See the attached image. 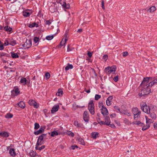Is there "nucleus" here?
<instances>
[{
    "label": "nucleus",
    "mask_w": 157,
    "mask_h": 157,
    "mask_svg": "<svg viewBox=\"0 0 157 157\" xmlns=\"http://www.w3.org/2000/svg\"><path fill=\"white\" fill-rule=\"evenodd\" d=\"M59 108V106L58 105L53 106L51 110V113H54L56 112L58 110Z\"/></svg>",
    "instance_id": "ddd939ff"
},
{
    "label": "nucleus",
    "mask_w": 157,
    "mask_h": 157,
    "mask_svg": "<svg viewBox=\"0 0 157 157\" xmlns=\"http://www.w3.org/2000/svg\"><path fill=\"white\" fill-rule=\"evenodd\" d=\"M14 91L15 94H18L20 93V91L18 88H15L14 89Z\"/></svg>",
    "instance_id": "09e8293b"
},
{
    "label": "nucleus",
    "mask_w": 157,
    "mask_h": 157,
    "mask_svg": "<svg viewBox=\"0 0 157 157\" xmlns=\"http://www.w3.org/2000/svg\"><path fill=\"white\" fill-rule=\"evenodd\" d=\"M47 134H43L39 137L36 144L37 145H41L43 143V140L44 139H47Z\"/></svg>",
    "instance_id": "39448f33"
},
{
    "label": "nucleus",
    "mask_w": 157,
    "mask_h": 157,
    "mask_svg": "<svg viewBox=\"0 0 157 157\" xmlns=\"http://www.w3.org/2000/svg\"><path fill=\"white\" fill-rule=\"evenodd\" d=\"M73 66L72 64H70L69 63L67 64V65L65 67V70L66 71L68 70L69 69H72L73 68Z\"/></svg>",
    "instance_id": "412c9836"
},
{
    "label": "nucleus",
    "mask_w": 157,
    "mask_h": 157,
    "mask_svg": "<svg viewBox=\"0 0 157 157\" xmlns=\"http://www.w3.org/2000/svg\"><path fill=\"white\" fill-rule=\"evenodd\" d=\"M29 155L31 157H34L36 155V152L31 150L29 152Z\"/></svg>",
    "instance_id": "2f4dec72"
},
{
    "label": "nucleus",
    "mask_w": 157,
    "mask_h": 157,
    "mask_svg": "<svg viewBox=\"0 0 157 157\" xmlns=\"http://www.w3.org/2000/svg\"><path fill=\"white\" fill-rule=\"evenodd\" d=\"M58 133L57 131H53L52 132L51 136L52 137H54L55 136L58 135Z\"/></svg>",
    "instance_id": "72a5a7b5"
},
{
    "label": "nucleus",
    "mask_w": 157,
    "mask_h": 157,
    "mask_svg": "<svg viewBox=\"0 0 157 157\" xmlns=\"http://www.w3.org/2000/svg\"><path fill=\"white\" fill-rule=\"evenodd\" d=\"M125 114L128 116H130L131 115V114L130 112H128V110H127Z\"/></svg>",
    "instance_id": "680f3d73"
},
{
    "label": "nucleus",
    "mask_w": 157,
    "mask_h": 157,
    "mask_svg": "<svg viewBox=\"0 0 157 157\" xmlns=\"http://www.w3.org/2000/svg\"><path fill=\"white\" fill-rule=\"evenodd\" d=\"M49 10L52 13L54 12L56 10V9L55 7L52 6L50 7Z\"/></svg>",
    "instance_id": "e433bc0d"
},
{
    "label": "nucleus",
    "mask_w": 157,
    "mask_h": 157,
    "mask_svg": "<svg viewBox=\"0 0 157 157\" xmlns=\"http://www.w3.org/2000/svg\"><path fill=\"white\" fill-rule=\"evenodd\" d=\"M32 42L30 40H27L26 42L22 45L23 48H30Z\"/></svg>",
    "instance_id": "6e6552de"
},
{
    "label": "nucleus",
    "mask_w": 157,
    "mask_h": 157,
    "mask_svg": "<svg viewBox=\"0 0 157 157\" xmlns=\"http://www.w3.org/2000/svg\"><path fill=\"white\" fill-rule=\"evenodd\" d=\"M108 58V56L107 55H105L103 56V59L105 60V61L107 60Z\"/></svg>",
    "instance_id": "5fc2aeb1"
},
{
    "label": "nucleus",
    "mask_w": 157,
    "mask_h": 157,
    "mask_svg": "<svg viewBox=\"0 0 157 157\" xmlns=\"http://www.w3.org/2000/svg\"><path fill=\"white\" fill-rule=\"evenodd\" d=\"M67 134L69 135L72 137H74V134L73 133L70 131H67Z\"/></svg>",
    "instance_id": "c9c22d12"
},
{
    "label": "nucleus",
    "mask_w": 157,
    "mask_h": 157,
    "mask_svg": "<svg viewBox=\"0 0 157 157\" xmlns=\"http://www.w3.org/2000/svg\"><path fill=\"white\" fill-rule=\"evenodd\" d=\"M20 82L24 85H25L26 84L27 80L25 78H22L21 79Z\"/></svg>",
    "instance_id": "b1692460"
},
{
    "label": "nucleus",
    "mask_w": 157,
    "mask_h": 157,
    "mask_svg": "<svg viewBox=\"0 0 157 157\" xmlns=\"http://www.w3.org/2000/svg\"><path fill=\"white\" fill-rule=\"evenodd\" d=\"M9 154L13 157H15L16 155V153L14 148H10L9 150Z\"/></svg>",
    "instance_id": "4468645a"
},
{
    "label": "nucleus",
    "mask_w": 157,
    "mask_h": 157,
    "mask_svg": "<svg viewBox=\"0 0 157 157\" xmlns=\"http://www.w3.org/2000/svg\"><path fill=\"white\" fill-rule=\"evenodd\" d=\"M99 106H101V114L104 116L107 115L109 113L107 108L103 105L102 103H99L98 104Z\"/></svg>",
    "instance_id": "423d86ee"
},
{
    "label": "nucleus",
    "mask_w": 157,
    "mask_h": 157,
    "mask_svg": "<svg viewBox=\"0 0 157 157\" xmlns=\"http://www.w3.org/2000/svg\"><path fill=\"white\" fill-rule=\"evenodd\" d=\"M4 48L2 43L0 41V50H3Z\"/></svg>",
    "instance_id": "8fccbe9b"
},
{
    "label": "nucleus",
    "mask_w": 157,
    "mask_h": 157,
    "mask_svg": "<svg viewBox=\"0 0 157 157\" xmlns=\"http://www.w3.org/2000/svg\"><path fill=\"white\" fill-rule=\"evenodd\" d=\"M78 146L76 145H72L71 146V147H70V149H71L73 150H75V148H78Z\"/></svg>",
    "instance_id": "de8ad7c7"
},
{
    "label": "nucleus",
    "mask_w": 157,
    "mask_h": 157,
    "mask_svg": "<svg viewBox=\"0 0 157 157\" xmlns=\"http://www.w3.org/2000/svg\"><path fill=\"white\" fill-rule=\"evenodd\" d=\"M88 109L91 114L94 115V106L93 100H91L89 102L88 105Z\"/></svg>",
    "instance_id": "20e7f679"
},
{
    "label": "nucleus",
    "mask_w": 157,
    "mask_h": 157,
    "mask_svg": "<svg viewBox=\"0 0 157 157\" xmlns=\"http://www.w3.org/2000/svg\"><path fill=\"white\" fill-rule=\"evenodd\" d=\"M106 105L108 106H109L111 104V101H109V100H106Z\"/></svg>",
    "instance_id": "603ef678"
},
{
    "label": "nucleus",
    "mask_w": 157,
    "mask_h": 157,
    "mask_svg": "<svg viewBox=\"0 0 157 157\" xmlns=\"http://www.w3.org/2000/svg\"><path fill=\"white\" fill-rule=\"evenodd\" d=\"M45 129V127L44 126H41L38 130L36 132H34V133L36 135H38L39 134L43 132L44 131Z\"/></svg>",
    "instance_id": "9b49d317"
},
{
    "label": "nucleus",
    "mask_w": 157,
    "mask_h": 157,
    "mask_svg": "<svg viewBox=\"0 0 157 157\" xmlns=\"http://www.w3.org/2000/svg\"><path fill=\"white\" fill-rule=\"evenodd\" d=\"M132 111L134 115V118L135 120H136L140 117L141 112L137 108H133L132 109Z\"/></svg>",
    "instance_id": "f03ea898"
},
{
    "label": "nucleus",
    "mask_w": 157,
    "mask_h": 157,
    "mask_svg": "<svg viewBox=\"0 0 157 157\" xmlns=\"http://www.w3.org/2000/svg\"><path fill=\"white\" fill-rule=\"evenodd\" d=\"M11 57L13 58H19V55L16 53L11 52Z\"/></svg>",
    "instance_id": "5701e85b"
},
{
    "label": "nucleus",
    "mask_w": 157,
    "mask_h": 157,
    "mask_svg": "<svg viewBox=\"0 0 157 157\" xmlns=\"http://www.w3.org/2000/svg\"><path fill=\"white\" fill-rule=\"evenodd\" d=\"M51 23V22L49 20H47L45 22V24L48 25H50Z\"/></svg>",
    "instance_id": "052dcab7"
},
{
    "label": "nucleus",
    "mask_w": 157,
    "mask_h": 157,
    "mask_svg": "<svg viewBox=\"0 0 157 157\" xmlns=\"http://www.w3.org/2000/svg\"><path fill=\"white\" fill-rule=\"evenodd\" d=\"M132 123L134 124L140 125L141 126H142L143 125V123L140 121H134Z\"/></svg>",
    "instance_id": "473e14b6"
},
{
    "label": "nucleus",
    "mask_w": 157,
    "mask_h": 157,
    "mask_svg": "<svg viewBox=\"0 0 157 157\" xmlns=\"http://www.w3.org/2000/svg\"><path fill=\"white\" fill-rule=\"evenodd\" d=\"M113 98V97L112 96L109 97L107 99V100L109 101H110L112 100V99Z\"/></svg>",
    "instance_id": "774afa93"
},
{
    "label": "nucleus",
    "mask_w": 157,
    "mask_h": 157,
    "mask_svg": "<svg viewBox=\"0 0 157 157\" xmlns=\"http://www.w3.org/2000/svg\"><path fill=\"white\" fill-rule=\"evenodd\" d=\"M4 30L7 32H10L12 30V28L8 26H5L4 27Z\"/></svg>",
    "instance_id": "a878e982"
},
{
    "label": "nucleus",
    "mask_w": 157,
    "mask_h": 157,
    "mask_svg": "<svg viewBox=\"0 0 157 157\" xmlns=\"http://www.w3.org/2000/svg\"><path fill=\"white\" fill-rule=\"evenodd\" d=\"M40 127V125L39 124L36 123L34 124V129H37L39 128Z\"/></svg>",
    "instance_id": "37998d69"
},
{
    "label": "nucleus",
    "mask_w": 157,
    "mask_h": 157,
    "mask_svg": "<svg viewBox=\"0 0 157 157\" xmlns=\"http://www.w3.org/2000/svg\"><path fill=\"white\" fill-rule=\"evenodd\" d=\"M117 69V67L116 66H113L111 67H106L105 69V71L108 74H109L111 73H114Z\"/></svg>",
    "instance_id": "7ed1b4c3"
},
{
    "label": "nucleus",
    "mask_w": 157,
    "mask_h": 157,
    "mask_svg": "<svg viewBox=\"0 0 157 157\" xmlns=\"http://www.w3.org/2000/svg\"><path fill=\"white\" fill-rule=\"evenodd\" d=\"M63 6L67 9H68L70 8V5L69 4H67L66 2H63Z\"/></svg>",
    "instance_id": "4c0bfd02"
},
{
    "label": "nucleus",
    "mask_w": 157,
    "mask_h": 157,
    "mask_svg": "<svg viewBox=\"0 0 157 157\" xmlns=\"http://www.w3.org/2000/svg\"><path fill=\"white\" fill-rule=\"evenodd\" d=\"M115 122L116 123V124H117V125L120 126L121 125L120 123L119 122V121H115Z\"/></svg>",
    "instance_id": "69168bd1"
},
{
    "label": "nucleus",
    "mask_w": 157,
    "mask_h": 157,
    "mask_svg": "<svg viewBox=\"0 0 157 157\" xmlns=\"http://www.w3.org/2000/svg\"><path fill=\"white\" fill-rule=\"evenodd\" d=\"M16 44V41L15 40L11 39L9 41V44L13 46L15 45Z\"/></svg>",
    "instance_id": "bb28decb"
},
{
    "label": "nucleus",
    "mask_w": 157,
    "mask_h": 157,
    "mask_svg": "<svg viewBox=\"0 0 157 157\" xmlns=\"http://www.w3.org/2000/svg\"><path fill=\"white\" fill-rule=\"evenodd\" d=\"M99 133L98 132H94L91 133V137L94 139L98 137Z\"/></svg>",
    "instance_id": "a211bd4d"
},
{
    "label": "nucleus",
    "mask_w": 157,
    "mask_h": 157,
    "mask_svg": "<svg viewBox=\"0 0 157 157\" xmlns=\"http://www.w3.org/2000/svg\"><path fill=\"white\" fill-rule=\"evenodd\" d=\"M33 41L35 43H36L38 42L39 41V38L37 37H34Z\"/></svg>",
    "instance_id": "a19ab883"
},
{
    "label": "nucleus",
    "mask_w": 157,
    "mask_h": 157,
    "mask_svg": "<svg viewBox=\"0 0 157 157\" xmlns=\"http://www.w3.org/2000/svg\"><path fill=\"white\" fill-rule=\"evenodd\" d=\"M23 14L25 17H29L30 15L29 13L27 12H23Z\"/></svg>",
    "instance_id": "f704fd0d"
},
{
    "label": "nucleus",
    "mask_w": 157,
    "mask_h": 157,
    "mask_svg": "<svg viewBox=\"0 0 157 157\" xmlns=\"http://www.w3.org/2000/svg\"><path fill=\"white\" fill-rule=\"evenodd\" d=\"M104 1H101V5H102V8L103 10L105 9V6H104Z\"/></svg>",
    "instance_id": "4d7b16f0"
},
{
    "label": "nucleus",
    "mask_w": 157,
    "mask_h": 157,
    "mask_svg": "<svg viewBox=\"0 0 157 157\" xmlns=\"http://www.w3.org/2000/svg\"><path fill=\"white\" fill-rule=\"evenodd\" d=\"M110 123V118L109 117H106L105 118V121H100L98 122V123L100 125H109Z\"/></svg>",
    "instance_id": "0eeeda50"
},
{
    "label": "nucleus",
    "mask_w": 157,
    "mask_h": 157,
    "mask_svg": "<svg viewBox=\"0 0 157 157\" xmlns=\"http://www.w3.org/2000/svg\"><path fill=\"white\" fill-rule=\"evenodd\" d=\"M40 145H37L36 144L35 149L36 150H39V151H41V150L44 149L45 148V145L42 146L41 147H39V146Z\"/></svg>",
    "instance_id": "6ab92c4d"
},
{
    "label": "nucleus",
    "mask_w": 157,
    "mask_h": 157,
    "mask_svg": "<svg viewBox=\"0 0 157 157\" xmlns=\"http://www.w3.org/2000/svg\"><path fill=\"white\" fill-rule=\"evenodd\" d=\"M9 133L7 132L3 131L1 132L0 137L3 138H6L9 137Z\"/></svg>",
    "instance_id": "2eb2a0df"
},
{
    "label": "nucleus",
    "mask_w": 157,
    "mask_h": 157,
    "mask_svg": "<svg viewBox=\"0 0 157 157\" xmlns=\"http://www.w3.org/2000/svg\"><path fill=\"white\" fill-rule=\"evenodd\" d=\"M155 83L154 82L152 81L151 82H150L148 84V87H151L152 86H153Z\"/></svg>",
    "instance_id": "49530a36"
},
{
    "label": "nucleus",
    "mask_w": 157,
    "mask_h": 157,
    "mask_svg": "<svg viewBox=\"0 0 157 157\" xmlns=\"http://www.w3.org/2000/svg\"><path fill=\"white\" fill-rule=\"evenodd\" d=\"M156 10V8L154 6H151L150 9L149 10L150 12H153Z\"/></svg>",
    "instance_id": "58836bf2"
},
{
    "label": "nucleus",
    "mask_w": 157,
    "mask_h": 157,
    "mask_svg": "<svg viewBox=\"0 0 157 157\" xmlns=\"http://www.w3.org/2000/svg\"><path fill=\"white\" fill-rule=\"evenodd\" d=\"M113 80L115 82H117L118 80V76L117 75L115 77L113 78Z\"/></svg>",
    "instance_id": "0e129e2a"
},
{
    "label": "nucleus",
    "mask_w": 157,
    "mask_h": 157,
    "mask_svg": "<svg viewBox=\"0 0 157 157\" xmlns=\"http://www.w3.org/2000/svg\"><path fill=\"white\" fill-rule=\"evenodd\" d=\"M74 125H75L77 128H82L83 125L82 124L79 123L78 121H74Z\"/></svg>",
    "instance_id": "dca6fc26"
},
{
    "label": "nucleus",
    "mask_w": 157,
    "mask_h": 157,
    "mask_svg": "<svg viewBox=\"0 0 157 157\" xmlns=\"http://www.w3.org/2000/svg\"><path fill=\"white\" fill-rule=\"evenodd\" d=\"M89 115L88 112L87 111H85L83 114V119L86 122H88L89 120Z\"/></svg>",
    "instance_id": "1a4fd4ad"
},
{
    "label": "nucleus",
    "mask_w": 157,
    "mask_h": 157,
    "mask_svg": "<svg viewBox=\"0 0 157 157\" xmlns=\"http://www.w3.org/2000/svg\"><path fill=\"white\" fill-rule=\"evenodd\" d=\"M141 86H142V89L140 92L139 93V95L140 98L143 96V98H145V96L147 95V77L144 78V80L141 84Z\"/></svg>",
    "instance_id": "f257e3e1"
},
{
    "label": "nucleus",
    "mask_w": 157,
    "mask_h": 157,
    "mask_svg": "<svg viewBox=\"0 0 157 157\" xmlns=\"http://www.w3.org/2000/svg\"><path fill=\"white\" fill-rule=\"evenodd\" d=\"M114 108L116 110H118L119 112H120V111L121 109L119 107L116 106H114Z\"/></svg>",
    "instance_id": "3c124183"
},
{
    "label": "nucleus",
    "mask_w": 157,
    "mask_h": 157,
    "mask_svg": "<svg viewBox=\"0 0 157 157\" xmlns=\"http://www.w3.org/2000/svg\"><path fill=\"white\" fill-rule=\"evenodd\" d=\"M29 103L30 105H33L36 108H37L39 106L37 105V103L35 101L33 100H30L29 101Z\"/></svg>",
    "instance_id": "f8f14e48"
},
{
    "label": "nucleus",
    "mask_w": 157,
    "mask_h": 157,
    "mask_svg": "<svg viewBox=\"0 0 157 157\" xmlns=\"http://www.w3.org/2000/svg\"><path fill=\"white\" fill-rule=\"evenodd\" d=\"M18 105L19 107L22 108H24L25 107V105L24 103L22 101H21L18 103Z\"/></svg>",
    "instance_id": "aec40b11"
},
{
    "label": "nucleus",
    "mask_w": 157,
    "mask_h": 157,
    "mask_svg": "<svg viewBox=\"0 0 157 157\" xmlns=\"http://www.w3.org/2000/svg\"><path fill=\"white\" fill-rule=\"evenodd\" d=\"M150 114V117L153 118L155 119L156 118V116L154 112H151V113H149Z\"/></svg>",
    "instance_id": "cd10ccee"
},
{
    "label": "nucleus",
    "mask_w": 157,
    "mask_h": 157,
    "mask_svg": "<svg viewBox=\"0 0 157 157\" xmlns=\"http://www.w3.org/2000/svg\"><path fill=\"white\" fill-rule=\"evenodd\" d=\"M35 26H36V27H38V24H36L35 22H34L31 24H29V27L30 28H33Z\"/></svg>",
    "instance_id": "c756f323"
},
{
    "label": "nucleus",
    "mask_w": 157,
    "mask_h": 157,
    "mask_svg": "<svg viewBox=\"0 0 157 157\" xmlns=\"http://www.w3.org/2000/svg\"><path fill=\"white\" fill-rule=\"evenodd\" d=\"M78 141V142L80 144H81L82 145H85V143L84 140L82 139V138H78L77 139Z\"/></svg>",
    "instance_id": "393cba45"
},
{
    "label": "nucleus",
    "mask_w": 157,
    "mask_h": 157,
    "mask_svg": "<svg viewBox=\"0 0 157 157\" xmlns=\"http://www.w3.org/2000/svg\"><path fill=\"white\" fill-rule=\"evenodd\" d=\"M123 122L125 124L128 125L131 124L130 122L127 119L124 118L123 120Z\"/></svg>",
    "instance_id": "7c9ffc66"
},
{
    "label": "nucleus",
    "mask_w": 157,
    "mask_h": 157,
    "mask_svg": "<svg viewBox=\"0 0 157 157\" xmlns=\"http://www.w3.org/2000/svg\"><path fill=\"white\" fill-rule=\"evenodd\" d=\"M74 49V48L71 47V45H70V44L69 45H68V46H67V51L68 52L71 51H72Z\"/></svg>",
    "instance_id": "ea45409f"
},
{
    "label": "nucleus",
    "mask_w": 157,
    "mask_h": 157,
    "mask_svg": "<svg viewBox=\"0 0 157 157\" xmlns=\"http://www.w3.org/2000/svg\"><path fill=\"white\" fill-rule=\"evenodd\" d=\"M54 37V36H48L46 37V39L48 40H51Z\"/></svg>",
    "instance_id": "79ce46f5"
},
{
    "label": "nucleus",
    "mask_w": 157,
    "mask_h": 157,
    "mask_svg": "<svg viewBox=\"0 0 157 157\" xmlns=\"http://www.w3.org/2000/svg\"><path fill=\"white\" fill-rule=\"evenodd\" d=\"M128 55V53L127 52H125L123 53L122 56H126Z\"/></svg>",
    "instance_id": "6e6d98bb"
},
{
    "label": "nucleus",
    "mask_w": 157,
    "mask_h": 157,
    "mask_svg": "<svg viewBox=\"0 0 157 157\" xmlns=\"http://www.w3.org/2000/svg\"><path fill=\"white\" fill-rule=\"evenodd\" d=\"M127 110H120V111L119 113H122L123 114H125Z\"/></svg>",
    "instance_id": "13d9d810"
},
{
    "label": "nucleus",
    "mask_w": 157,
    "mask_h": 157,
    "mask_svg": "<svg viewBox=\"0 0 157 157\" xmlns=\"http://www.w3.org/2000/svg\"><path fill=\"white\" fill-rule=\"evenodd\" d=\"M45 77H46V79H49L50 77V75L49 73L48 72L46 73L45 75Z\"/></svg>",
    "instance_id": "a18cd8bd"
},
{
    "label": "nucleus",
    "mask_w": 157,
    "mask_h": 157,
    "mask_svg": "<svg viewBox=\"0 0 157 157\" xmlns=\"http://www.w3.org/2000/svg\"><path fill=\"white\" fill-rule=\"evenodd\" d=\"M65 43L63 41V40H62L60 43V45L61 46V47L63 46H64Z\"/></svg>",
    "instance_id": "864d4df0"
},
{
    "label": "nucleus",
    "mask_w": 157,
    "mask_h": 157,
    "mask_svg": "<svg viewBox=\"0 0 157 157\" xmlns=\"http://www.w3.org/2000/svg\"><path fill=\"white\" fill-rule=\"evenodd\" d=\"M148 108H149V113H151V112H154V111L156 110V107L152 105L148 106Z\"/></svg>",
    "instance_id": "f3484780"
},
{
    "label": "nucleus",
    "mask_w": 157,
    "mask_h": 157,
    "mask_svg": "<svg viewBox=\"0 0 157 157\" xmlns=\"http://www.w3.org/2000/svg\"><path fill=\"white\" fill-rule=\"evenodd\" d=\"M87 55L90 58L92 56V53H91V52L89 51H88Z\"/></svg>",
    "instance_id": "e2e57ef3"
},
{
    "label": "nucleus",
    "mask_w": 157,
    "mask_h": 157,
    "mask_svg": "<svg viewBox=\"0 0 157 157\" xmlns=\"http://www.w3.org/2000/svg\"><path fill=\"white\" fill-rule=\"evenodd\" d=\"M142 110L145 113H147V105L146 102H142L140 104Z\"/></svg>",
    "instance_id": "9d476101"
},
{
    "label": "nucleus",
    "mask_w": 157,
    "mask_h": 157,
    "mask_svg": "<svg viewBox=\"0 0 157 157\" xmlns=\"http://www.w3.org/2000/svg\"><path fill=\"white\" fill-rule=\"evenodd\" d=\"M101 97V96L99 94H96L95 96V100H98Z\"/></svg>",
    "instance_id": "c03bdc74"
},
{
    "label": "nucleus",
    "mask_w": 157,
    "mask_h": 157,
    "mask_svg": "<svg viewBox=\"0 0 157 157\" xmlns=\"http://www.w3.org/2000/svg\"><path fill=\"white\" fill-rule=\"evenodd\" d=\"M9 44V41L8 40H6L4 43V45L7 46Z\"/></svg>",
    "instance_id": "bf43d9fd"
},
{
    "label": "nucleus",
    "mask_w": 157,
    "mask_h": 157,
    "mask_svg": "<svg viewBox=\"0 0 157 157\" xmlns=\"http://www.w3.org/2000/svg\"><path fill=\"white\" fill-rule=\"evenodd\" d=\"M13 115L12 114L10 113H7L5 115V117L6 118L9 119L12 118L13 117Z\"/></svg>",
    "instance_id": "c85d7f7f"
},
{
    "label": "nucleus",
    "mask_w": 157,
    "mask_h": 157,
    "mask_svg": "<svg viewBox=\"0 0 157 157\" xmlns=\"http://www.w3.org/2000/svg\"><path fill=\"white\" fill-rule=\"evenodd\" d=\"M109 126L113 128H115V126L113 124H110L109 125Z\"/></svg>",
    "instance_id": "338daca9"
},
{
    "label": "nucleus",
    "mask_w": 157,
    "mask_h": 157,
    "mask_svg": "<svg viewBox=\"0 0 157 157\" xmlns=\"http://www.w3.org/2000/svg\"><path fill=\"white\" fill-rule=\"evenodd\" d=\"M63 94V91L62 90L59 89L58 90V91L56 93V94L57 96H61Z\"/></svg>",
    "instance_id": "4be33fe9"
}]
</instances>
